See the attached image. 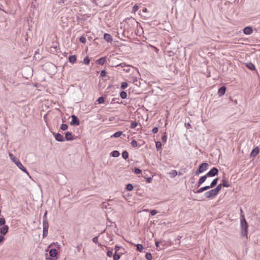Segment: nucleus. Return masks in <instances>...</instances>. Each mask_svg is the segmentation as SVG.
I'll return each instance as SVG.
<instances>
[{
    "label": "nucleus",
    "mask_w": 260,
    "mask_h": 260,
    "mask_svg": "<svg viewBox=\"0 0 260 260\" xmlns=\"http://www.w3.org/2000/svg\"><path fill=\"white\" fill-rule=\"evenodd\" d=\"M242 218L240 219V226L241 230V236H247L248 233V223L246 221L244 215H241Z\"/></svg>",
    "instance_id": "1"
},
{
    "label": "nucleus",
    "mask_w": 260,
    "mask_h": 260,
    "mask_svg": "<svg viewBox=\"0 0 260 260\" xmlns=\"http://www.w3.org/2000/svg\"><path fill=\"white\" fill-rule=\"evenodd\" d=\"M218 180V178H216L213 179V180L211 183L210 185H209L211 188H212L214 187L217 183Z\"/></svg>",
    "instance_id": "22"
},
{
    "label": "nucleus",
    "mask_w": 260,
    "mask_h": 260,
    "mask_svg": "<svg viewBox=\"0 0 260 260\" xmlns=\"http://www.w3.org/2000/svg\"><path fill=\"white\" fill-rule=\"evenodd\" d=\"M137 250L139 251H142L143 249V246L142 244H138L137 245Z\"/></svg>",
    "instance_id": "33"
},
{
    "label": "nucleus",
    "mask_w": 260,
    "mask_h": 260,
    "mask_svg": "<svg viewBox=\"0 0 260 260\" xmlns=\"http://www.w3.org/2000/svg\"><path fill=\"white\" fill-rule=\"evenodd\" d=\"M106 75V72L105 70H102L101 72L100 76H102V77H105Z\"/></svg>",
    "instance_id": "48"
},
{
    "label": "nucleus",
    "mask_w": 260,
    "mask_h": 260,
    "mask_svg": "<svg viewBox=\"0 0 260 260\" xmlns=\"http://www.w3.org/2000/svg\"><path fill=\"white\" fill-rule=\"evenodd\" d=\"M243 31L244 34L249 35L252 33L253 29L250 26H246L243 29Z\"/></svg>",
    "instance_id": "11"
},
{
    "label": "nucleus",
    "mask_w": 260,
    "mask_h": 260,
    "mask_svg": "<svg viewBox=\"0 0 260 260\" xmlns=\"http://www.w3.org/2000/svg\"><path fill=\"white\" fill-rule=\"evenodd\" d=\"M138 9H139L138 6H137V5H135L133 7V11L134 12H136L138 11Z\"/></svg>",
    "instance_id": "46"
},
{
    "label": "nucleus",
    "mask_w": 260,
    "mask_h": 260,
    "mask_svg": "<svg viewBox=\"0 0 260 260\" xmlns=\"http://www.w3.org/2000/svg\"><path fill=\"white\" fill-rule=\"evenodd\" d=\"M131 144L133 147H136L138 146V143L135 140H132Z\"/></svg>",
    "instance_id": "36"
},
{
    "label": "nucleus",
    "mask_w": 260,
    "mask_h": 260,
    "mask_svg": "<svg viewBox=\"0 0 260 260\" xmlns=\"http://www.w3.org/2000/svg\"><path fill=\"white\" fill-rule=\"evenodd\" d=\"M4 239H5L3 235H0V243L3 242V241L4 240Z\"/></svg>",
    "instance_id": "56"
},
{
    "label": "nucleus",
    "mask_w": 260,
    "mask_h": 260,
    "mask_svg": "<svg viewBox=\"0 0 260 260\" xmlns=\"http://www.w3.org/2000/svg\"><path fill=\"white\" fill-rule=\"evenodd\" d=\"M9 156L10 159L16 164V165L23 172L29 175L28 171L26 168L22 165L21 162L17 159L12 153H9Z\"/></svg>",
    "instance_id": "2"
},
{
    "label": "nucleus",
    "mask_w": 260,
    "mask_h": 260,
    "mask_svg": "<svg viewBox=\"0 0 260 260\" xmlns=\"http://www.w3.org/2000/svg\"><path fill=\"white\" fill-rule=\"evenodd\" d=\"M218 169L214 167L211 170H210L206 174L207 176L208 177H213L218 174Z\"/></svg>",
    "instance_id": "6"
},
{
    "label": "nucleus",
    "mask_w": 260,
    "mask_h": 260,
    "mask_svg": "<svg viewBox=\"0 0 260 260\" xmlns=\"http://www.w3.org/2000/svg\"><path fill=\"white\" fill-rule=\"evenodd\" d=\"M217 195L214 189H211L205 193V197L207 199H213Z\"/></svg>",
    "instance_id": "5"
},
{
    "label": "nucleus",
    "mask_w": 260,
    "mask_h": 260,
    "mask_svg": "<svg viewBox=\"0 0 260 260\" xmlns=\"http://www.w3.org/2000/svg\"><path fill=\"white\" fill-rule=\"evenodd\" d=\"M145 257L147 260H151L152 259V255L150 253H147L145 255Z\"/></svg>",
    "instance_id": "41"
},
{
    "label": "nucleus",
    "mask_w": 260,
    "mask_h": 260,
    "mask_svg": "<svg viewBox=\"0 0 260 260\" xmlns=\"http://www.w3.org/2000/svg\"><path fill=\"white\" fill-rule=\"evenodd\" d=\"M68 141H72L74 140L73 136L72 133L68 132L65 134V139Z\"/></svg>",
    "instance_id": "13"
},
{
    "label": "nucleus",
    "mask_w": 260,
    "mask_h": 260,
    "mask_svg": "<svg viewBox=\"0 0 260 260\" xmlns=\"http://www.w3.org/2000/svg\"><path fill=\"white\" fill-rule=\"evenodd\" d=\"M169 174L171 175V177L174 178L177 175V172L176 170H172Z\"/></svg>",
    "instance_id": "30"
},
{
    "label": "nucleus",
    "mask_w": 260,
    "mask_h": 260,
    "mask_svg": "<svg viewBox=\"0 0 260 260\" xmlns=\"http://www.w3.org/2000/svg\"><path fill=\"white\" fill-rule=\"evenodd\" d=\"M116 68H118L119 69V67H121L122 68H123V71H125L126 73H129L131 70V66L130 65H128L126 64L125 62H122L119 64H117L115 66Z\"/></svg>",
    "instance_id": "4"
},
{
    "label": "nucleus",
    "mask_w": 260,
    "mask_h": 260,
    "mask_svg": "<svg viewBox=\"0 0 260 260\" xmlns=\"http://www.w3.org/2000/svg\"><path fill=\"white\" fill-rule=\"evenodd\" d=\"M6 220L4 218H0V226H3L5 224Z\"/></svg>",
    "instance_id": "43"
},
{
    "label": "nucleus",
    "mask_w": 260,
    "mask_h": 260,
    "mask_svg": "<svg viewBox=\"0 0 260 260\" xmlns=\"http://www.w3.org/2000/svg\"><path fill=\"white\" fill-rule=\"evenodd\" d=\"M159 243V242H158L157 241H155V245L156 247H158Z\"/></svg>",
    "instance_id": "58"
},
{
    "label": "nucleus",
    "mask_w": 260,
    "mask_h": 260,
    "mask_svg": "<svg viewBox=\"0 0 260 260\" xmlns=\"http://www.w3.org/2000/svg\"><path fill=\"white\" fill-rule=\"evenodd\" d=\"M49 255L51 257H55L57 254V251L56 249H51L49 252Z\"/></svg>",
    "instance_id": "17"
},
{
    "label": "nucleus",
    "mask_w": 260,
    "mask_h": 260,
    "mask_svg": "<svg viewBox=\"0 0 260 260\" xmlns=\"http://www.w3.org/2000/svg\"><path fill=\"white\" fill-rule=\"evenodd\" d=\"M157 213V211L155 210H152L150 212V214L152 216H154Z\"/></svg>",
    "instance_id": "52"
},
{
    "label": "nucleus",
    "mask_w": 260,
    "mask_h": 260,
    "mask_svg": "<svg viewBox=\"0 0 260 260\" xmlns=\"http://www.w3.org/2000/svg\"><path fill=\"white\" fill-rule=\"evenodd\" d=\"M45 223L48 224V222L47 219V211L45 212L43 217V224Z\"/></svg>",
    "instance_id": "28"
},
{
    "label": "nucleus",
    "mask_w": 260,
    "mask_h": 260,
    "mask_svg": "<svg viewBox=\"0 0 260 260\" xmlns=\"http://www.w3.org/2000/svg\"><path fill=\"white\" fill-rule=\"evenodd\" d=\"M211 187H210L209 185L208 186H204V187H202L201 188H200L199 189L197 190H193V191L196 193H200L205 190H207L209 189H210Z\"/></svg>",
    "instance_id": "12"
},
{
    "label": "nucleus",
    "mask_w": 260,
    "mask_h": 260,
    "mask_svg": "<svg viewBox=\"0 0 260 260\" xmlns=\"http://www.w3.org/2000/svg\"><path fill=\"white\" fill-rule=\"evenodd\" d=\"M122 132L121 131L116 132L112 136V137L118 138L122 135Z\"/></svg>",
    "instance_id": "25"
},
{
    "label": "nucleus",
    "mask_w": 260,
    "mask_h": 260,
    "mask_svg": "<svg viewBox=\"0 0 260 260\" xmlns=\"http://www.w3.org/2000/svg\"><path fill=\"white\" fill-rule=\"evenodd\" d=\"M107 255L109 257H111L113 255V249L108 250L107 252Z\"/></svg>",
    "instance_id": "45"
},
{
    "label": "nucleus",
    "mask_w": 260,
    "mask_h": 260,
    "mask_svg": "<svg viewBox=\"0 0 260 260\" xmlns=\"http://www.w3.org/2000/svg\"><path fill=\"white\" fill-rule=\"evenodd\" d=\"M53 135L54 136L55 139L56 141L60 142H63L64 141V138H63V136H62L59 133H53Z\"/></svg>",
    "instance_id": "9"
},
{
    "label": "nucleus",
    "mask_w": 260,
    "mask_h": 260,
    "mask_svg": "<svg viewBox=\"0 0 260 260\" xmlns=\"http://www.w3.org/2000/svg\"><path fill=\"white\" fill-rule=\"evenodd\" d=\"M57 3L59 4H64L65 3V2L66 1V0H57Z\"/></svg>",
    "instance_id": "55"
},
{
    "label": "nucleus",
    "mask_w": 260,
    "mask_h": 260,
    "mask_svg": "<svg viewBox=\"0 0 260 260\" xmlns=\"http://www.w3.org/2000/svg\"><path fill=\"white\" fill-rule=\"evenodd\" d=\"M128 86V84L127 82H122L121 84V89H125Z\"/></svg>",
    "instance_id": "34"
},
{
    "label": "nucleus",
    "mask_w": 260,
    "mask_h": 260,
    "mask_svg": "<svg viewBox=\"0 0 260 260\" xmlns=\"http://www.w3.org/2000/svg\"><path fill=\"white\" fill-rule=\"evenodd\" d=\"M259 152V151L258 147H256L254 148L250 153V157L255 156L256 155H257L258 154Z\"/></svg>",
    "instance_id": "15"
},
{
    "label": "nucleus",
    "mask_w": 260,
    "mask_h": 260,
    "mask_svg": "<svg viewBox=\"0 0 260 260\" xmlns=\"http://www.w3.org/2000/svg\"><path fill=\"white\" fill-rule=\"evenodd\" d=\"M226 88L225 86H221L220 87L218 91V94L219 96H221L225 94Z\"/></svg>",
    "instance_id": "16"
},
{
    "label": "nucleus",
    "mask_w": 260,
    "mask_h": 260,
    "mask_svg": "<svg viewBox=\"0 0 260 260\" xmlns=\"http://www.w3.org/2000/svg\"><path fill=\"white\" fill-rule=\"evenodd\" d=\"M240 212H241V216H240V219L242 218V217H241V215H244L243 214V210L242 209H240Z\"/></svg>",
    "instance_id": "59"
},
{
    "label": "nucleus",
    "mask_w": 260,
    "mask_h": 260,
    "mask_svg": "<svg viewBox=\"0 0 260 260\" xmlns=\"http://www.w3.org/2000/svg\"><path fill=\"white\" fill-rule=\"evenodd\" d=\"M106 57H101L96 60L97 63L101 64V65H103L106 62Z\"/></svg>",
    "instance_id": "19"
},
{
    "label": "nucleus",
    "mask_w": 260,
    "mask_h": 260,
    "mask_svg": "<svg viewBox=\"0 0 260 260\" xmlns=\"http://www.w3.org/2000/svg\"><path fill=\"white\" fill-rule=\"evenodd\" d=\"M68 126L67 124H62L60 126V129L62 131H66L68 129Z\"/></svg>",
    "instance_id": "35"
},
{
    "label": "nucleus",
    "mask_w": 260,
    "mask_h": 260,
    "mask_svg": "<svg viewBox=\"0 0 260 260\" xmlns=\"http://www.w3.org/2000/svg\"><path fill=\"white\" fill-rule=\"evenodd\" d=\"M49 224L46 223L43 224V237L45 238L47 237L48 232Z\"/></svg>",
    "instance_id": "8"
},
{
    "label": "nucleus",
    "mask_w": 260,
    "mask_h": 260,
    "mask_svg": "<svg viewBox=\"0 0 260 260\" xmlns=\"http://www.w3.org/2000/svg\"><path fill=\"white\" fill-rule=\"evenodd\" d=\"M167 137L166 135H164L161 137V140L164 143H166L167 141Z\"/></svg>",
    "instance_id": "47"
},
{
    "label": "nucleus",
    "mask_w": 260,
    "mask_h": 260,
    "mask_svg": "<svg viewBox=\"0 0 260 260\" xmlns=\"http://www.w3.org/2000/svg\"><path fill=\"white\" fill-rule=\"evenodd\" d=\"M80 41L82 43H84L85 44L86 42V38L84 37H81L80 39H79Z\"/></svg>",
    "instance_id": "44"
},
{
    "label": "nucleus",
    "mask_w": 260,
    "mask_h": 260,
    "mask_svg": "<svg viewBox=\"0 0 260 260\" xmlns=\"http://www.w3.org/2000/svg\"><path fill=\"white\" fill-rule=\"evenodd\" d=\"M146 181L147 183H150L152 181V178L150 177L147 178Z\"/></svg>",
    "instance_id": "57"
},
{
    "label": "nucleus",
    "mask_w": 260,
    "mask_h": 260,
    "mask_svg": "<svg viewBox=\"0 0 260 260\" xmlns=\"http://www.w3.org/2000/svg\"><path fill=\"white\" fill-rule=\"evenodd\" d=\"M134 172L136 174H140L141 173V170L138 168H135L134 169Z\"/></svg>",
    "instance_id": "49"
},
{
    "label": "nucleus",
    "mask_w": 260,
    "mask_h": 260,
    "mask_svg": "<svg viewBox=\"0 0 260 260\" xmlns=\"http://www.w3.org/2000/svg\"><path fill=\"white\" fill-rule=\"evenodd\" d=\"M111 155L114 157H118L120 155L119 151L117 150H114L111 153Z\"/></svg>",
    "instance_id": "24"
},
{
    "label": "nucleus",
    "mask_w": 260,
    "mask_h": 260,
    "mask_svg": "<svg viewBox=\"0 0 260 260\" xmlns=\"http://www.w3.org/2000/svg\"><path fill=\"white\" fill-rule=\"evenodd\" d=\"M1 226L2 227L0 228V233L2 235H5L8 233L9 227L8 225L5 224Z\"/></svg>",
    "instance_id": "10"
},
{
    "label": "nucleus",
    "mask_w": 260,
    "mask_h": 260,
    "mask_svg": "<svg viewBox=\"0 0 260 260\" xmlns=\"http://www.w3.org/2000/svg\"><path fill=\"white\" fill-rule=\"evenodd\" d=\"M246 67L251 71H253L255 69L254 65L251 62L247 63Z\"/></svg>",
    "instance_id": "23"
},
{
    "label": "nucleus",
    "mask_w": 260,
    "mask_h": 260,
    "mask_svg": "<svg viewBox=\"0 0 260 260\" xmlns=\"http://www.w3.org/2000/svg\"><path fill=\"white\" fill-rule=\"evenodd\" d=\"M69 60L71 63H72V64L74 63L76 61V56L75 55L70 56L69 58Z\"/></svg>",
    "instance_id": "20"
},
{
    "label": "nucleus",
    "mask_w": 260,
    "mask_h": 260,
    "mask_svg": "<svg viewBox=\"0 0 260 260\" xmlns=\"http://www.w3.org/2000/svg\"><path fill=\"white\" fill-rule=\"evenodd\" d=\"M82 244L81 243H79L76 246V249L78 252H80L81 250Z\"/></svg>",
    "instance_id": "39"
},
{
    "label": "nucleus",
    "mask_w": 260,
    "mask_h": 260,
    "mask_svg": "<svg viewBox=\"0 0 260 260\" xmlns=\"http://www.w3.org/2000/svg\"><path fill=\"white\" fill-rule=\"evenodd\" d=\"M208 176H207V174L205 175L202 176L199 180L198 182V187L200 186L206 180Z\"/></svg>",
    "instance_id": "14"
},
{
    "label": "nucleus",
    "mask_w": 260,
    "mask_h": 260,
    "mask_svg": "<svg viewBox=\"0 0 260 260\" xmlns=\"http://www.w3.org/2000/svg\"><path fill=\"white\" fill-rule=\"evenodd\" d=\"M158 129L157 127H154L152 128V132L154 134H156L158 132Z\"/></svg>",
    "instance_id": "50"
},
{
    "label": "nucleus",
    "mask_w": 260,
    "mask_h": 260,
    "mask_svg": "<svg viewBox=\"0 0 260 260\" xmlns=\"http://www.w3.org/2000/svg\"><path fill=\"white\" fill-rule=\"evenodd\" d=\"M138 125V123L136 122H132L130 125V128H135Z\"/></svg>",
    "instance_id": "38"
},
{
    "label": "nucleus",
    "mask_w": 260,
    "mask_h": 260,
    "mask_svg": "<svg viewBox=\"0 0 260 260\" xmlns=\"http://www.w3.org/2000/svg\"><path fill=\"white\" fill-rule=\"evenodd\" d=\"M72 121L70 122L72 125H79L80 124V121L78 117L75 115L71 116Z\"/></svg>",
    "instance_id": "7"
},
{
    "label": "nucleus",
    "mask_w": 260,
    "mask_h": 260,
    "mask_svg": "<svg viewBox=\"0 0 260 260\" xmlns=\"http://www.w3.org/2000/svg\"><path fill=\"white\" fill-rule=\"evenodd\" d=\"M105 100L104 97L101 96L97 100L96 102L98 103V104H102L104 102Z\"/></svg>",
    "instance_id": "32"
},
{
    "label": "nucleus",
    "mask_w": 260,
    "mask_h": 260,
    "mask_svg": "<svg viewBox=\"0 0 260 260\" xmlns=\"http://www.w3.org/2000/svg\"><path fill=\"white\" fill-rule=\"evenodd\" d=\"M120 96L121 99H125L126 98L127 93H126V92H125L124 91H122L120 93Z\"/></svg>",
    "instance_id": "27"
},
{
    "label": "nucleus",
    "mask_w": 260,
    "mask_h": 260,
    "mask_svg": "<svg viewBox=\"0 0 260 260\" xmlns=\"http://www.w3.org/2000/svg\"><path fill=\"white\" fill-rule=\"evenodd\" d=\"M92 241L95 243H97L98 242V237H94L93 239H92Z\"/></svg>",
    "instance_id": "53"
},
{
    "label": "nucleus",
    "mask_w": 260,
    "mask_h": 260,
    "mask_svg": "<svg viewBox=\"0 0 260 260\" xmlns=\"http://www.w3.org/2000/svg\"><path fill=\"white\" fill-rule=\"evenodd\" d=\"M222 183H221L223 187H228L230 186L228 181L225 180V178H223L222 180Z\"/></svg>",
    "instance_id": "21"
},
{
    "label": "nucleus",
    "mask_w": 260,
    "mask_h": 260,
    "mask_svg": "<svg viewBox=\"0 0 260 260\" xmlns=\"http://www.w3.org/2000/svg\"><path fill=\"white\" fill-rule=\"evenodd\" d=\"M208 167V164L206 162H204L201 164L199 167L198 170L196 172V175H198L204 172L206 170H207Z\"/></svg>",
    "instance_id": "3"
},
{
    "label": "nucleus",
    "mask_w": 260,
    "mask_h": 260,
    "mask_svg": "<svg viewBox=\"0 0 260 260\" xmlns=\"http://www.w3.org/2000/svg\"><path fill=\"white\" fill-rule=\"evenodd\" d=\"M120 258V255L119 254H117V252H115V254L113 255V259L114 260H118Z\"/></svg>",
    "instance_id": "31"
},
{
    "label": "nucleus",
    "mask_w": 260,
    "mask_h": 260,
    "mask_svg": "<svg viewBox=\"0 0 260 260\" xmlns=\"http://www.w3.org/2000/svg\"><path fill=\"white\" fill-rule=\"evenodd\" d=\"M155 146L156 149L158 150L161 148L162 145L160 142H157L155 143Z\"/></svg>",
    "instance_id": "40"
},
{
    "label": "nucleus",
    "mask_w": 260,
    "mask_h": 260,
    "mask_svg": "<svg viewBox=\"0 0 260 260\" xmlns=\"http://www.w3.org/2000/svg\"><path fill=\"white\" fill-rule=\"evenodd\" d=\"M223 186L222 185V184L220 183L219 184H218L216 188H214L215 191L216 192V193L218 194V192L220 191V190L222 188V187Z\"/></svg>",
    "instance_id": "26"
},
{
    "label": "nucleus",
    "mask_w": 260,
    "mask_h": 260,
    "mask_svg": "<svg viewBox=\"0 0 260 260\" xmlns=\"http://www.w3.org/2000/svg\"><path fill=\"white\" fill-rule=\"evenodd\" d=\"M133 188L134 187L133 185L131 184H128L126 187V189L129 191L132 190L133 189Z\"/></svg>",
    "instance_id": "37"
},
{
    "label": "nucleus",
    "mask_w": 260,
    "mask_h": 260,
    "mask_svg": "<svg viewBox=\"0 0 260 260\" xmlns=\"http://www.w3.org/2000/svg\"><path fill=\"white\" fill-rule=\"evenodd\" d=\"M83 62L85 64H88L90 62V59L88 57H86L83 60Z\"/></svg>",
    "instance_id": "42"
},
{
    "label": "nucleus",
    "mask_w": 260,
    "mask_h": 260,
    "mask_svg": "<svg viewBox=\"0 0 260 260\" xmlns=\"http://www.w3.org/2000/svg\"><path fill=\"white\" fill-rule=\"evenodd\" d=\"M185 127L187 129H189L190 128H191V125L189 123V122H187V123H185Z\"/></svg>",
    "instance_id": "51"
},
{
    "label": "nucleus",
    "mask_w": 260,
    "mask_h": 260,
    "mask_svg": "<svg viewBox=\"0 0 260 260\" xmlns=\"http://www.w3.org/2000/svg\"><path fill=\"white\" fill-rule=\"evenodd\" d=\"M104 39L108 42H111L112 41V38L111 36L109 34H105L104 36Z\"/></svg>",
    "instance_id": "18"
},
{
    "label": "nucleus",
    "mask_w": 260,
    "mask_h": 260,
    "mask_svg": "<svg viewBox=\"0 0 260 260\" xmlns=\"http://www.w3.org/2000/svg\"><path fill=\"white\" fill-rule=\"evenodd\" d=\"M121 247L118 245H116L115 246L114 249L115 250V252H117L120 249Z\"/></svg>",
    "instance_id": "54"
},
{
    "label": "nucleus",
    "mask_w": 260,
    "mask_h": 260,
    "mask_svg": "<svg viewBox=\"0 0 260 260\" xmlns=\"http://www.w3.org/2000/svg\"><path fill=\"white\" fill-rule=\"evenodd\" d=\"M122 156L124 159H126L128 157V153L126 151H124L122 153Z\"/></svg>",
    "instance_id": "29"
}]
</instances>
